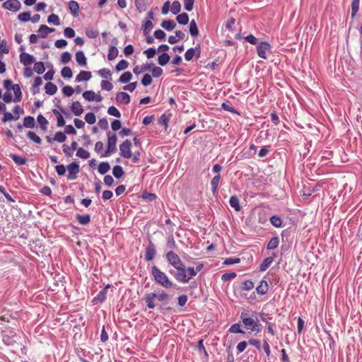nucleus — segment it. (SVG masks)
I'll return each mask as SVG.
<instances>
[{
  "mask_svg": "<svg viewBox=\"0 0 362 362\" xmlns=\"http://www.w3.org/2000/svg\"><path fill=\"white\" fill-rule=\"evenodd\" d=\"M151 273L155 281L163 288H170L173 286L174 284L170 280L165 273L156 266L152 267Z\"/></svg>",
  "mask_w": 362,
  "mask_h": 362,
  "instance_id": "1",
  "label": "nucleus"
},
{
  "mask_svg": "<svg viewBox=\"0 0 362 362\" xmlns=\"http://www.w3.org/2000/svg\"><path fill=\"white\" fill-rule=\"evenodd\" d=\"M107 136V149L103 153H101V158L109 157L111 156V154H112L117 151L116 144L117 141V136L116 134L108 132Z\"/></svg>",
  "mask_w": 362,
  "mask_h": 362,
  "instance_id": "2",
  "label": "nucleus"
},
{
  "mask_svg": "<svg viewBox=\"0 0 362 362\" xmlns=\"http://www.w3.org/2000/svg\"><path fill=\"white\" fill-rule=\"evenodd\" d=\"M175 269L177 272L171 269L170 270V273L174 276L178 282L186 284L189 281L190 277H187L186 275L187 268L184 264H182V266H179L175 268Z\"/></svg>",
  "mask_w": 362,
  "mask_h": 362,
  "instance_id": "3",
  "label": "nucleus"
},
{
  "mask_svg": "<svg viewBox=\"0 0 362 362\" xmlns=\"http://www.w3.org/2000/svg\"><path fill=\"white\" fill-rule=\"evenodd\" d=\"M132 143L129 139H126L119 145V154L124 158L129 159L132 157L131 151Z\"/></svg>",
  "mask_w": 362,
  "mask_h": 362,
  "instance_id": "4",
  "label": "nucleus"
},
{
  "mask_svg": "<svg viewBox=\"0 0 362 362\" xmlns=\"http://www.w3.org/2000/svg\"><path fill=\"white\" fill-rule=\"evenodd\" d=\"M257 319V318L255 319L252 317H250L249 314L245 311L242 312L240 314V320L243 323L245 327L247 329L250 330L249 333H252L251 329H253Z\"/></svg>",
  "mask_w": 362,
  "mask_h": 362,
  "instance_id": "5",
  "label": "nucleus"
},
{
  "mask_svg": "<svg viewBox=\"0 0 362 362\" xmlns=\"http://www.w3.org/2000/svg\"><path fill=\"white\" fill-rule=\"evenodd\" d=\"M167 261L171 264L175 269L179 266H182L183 262L181 261L177 254L173 251H169L165 255Z\"/></svg>",
  "mask_w": 362,
  "mask_h": 362,
  "instance_id": "6",
  "label": "nucleus"
},
{
  "mask_svg": "<svg viewBox=\"0 0 362 362\" xmlns=\"http://www.w3.org/2000/svg\"><path fill=\"white\" fill-rule=\"evenodd\" d=\"M2 7L13 12H17L21 9V4L18 0H8L3 3Z\"/></svg>",
  "mask_w": 362,
  "mask_h": 362,
  "instance_id": "7",
  "label": "nucleus"
},
{
  "mask_svg": "<svg viewBox=\"0 0 362 362\" xmlns=\"http://www.w3.org/2000/svg\"><path fill=\"white\" fill-rule=\"evenodd\" d=\"M69 172L67 179L70 180H75L77 177V174L79 173V164L78 162H72L67 165Z\"/></svg>",
  "mask_w": 362,
  "mask_h": 362,
  "instance_id": "8",
  "label": "nucleus"
},
{
  "mask_svg": "<svg viewBox=\"0 0 362 362\" xmlns=\"http://www.w3.org/2000/svg\"><path fill=\"white\" fill-rule=\"evenodd\" d=\"M271 45L267 42H261L257 47V54L262 59L267 58V52L269 51Z\"/></svg>",
  "mask_w": 362,
  "mask_h": 362,
  "instance_id": "9",
  "label": "nucleus"
},
{
  "mask_svg": "<svg viewBox=\"0 0 362 362\" xmlns=\"http://www.w3.org/2000/svg\"><path fill=\"white\" fill-rule=\"evenodd\" d=\"M156 254V246L150 240L145 251V259L147 262L151 261Z\"/></svg>",
  "mask_w": 362,
  "mask_h": 362,
  "instance_id": "10",
  "label": "nucleus"
},
{
  "mask_svg": "<svg viewBox=\"0 0 362 362\" xmlns=\"http://www.w3.org/2000/svg\"><path fill=\"white\" fill-rule=\"evenodd\" d=\"M35 58L26 52H21L20 54V62L24 66H27L35 62Z\"/></svg>",
  "mask_w": 362,
  "mask_h": 362,
  "instance_id": "11",
  "label": "nucleus"
},
{
  "mask_svg": "<svg viewBox=\"0 0 362 362\" xmlns=\"http://www.w3.org/2000/svg\"><path fill=\"white\" fill-rule=\"evenodd\" d=\"M259 315L261 320L267 324L268 332L274 336L275 334V332L274 330L275 324L269 322L272 317H267V315L263 313H259Z\"/></svg>",
  "mask_w": 362,
  "mask_h": 362,
  "instance_id": "12",
  "label": "nucleus"
},
{
  "mask_svg": "<svg viewBox=\"0 0 362 362\" xmlns=\"http://www.w3.org/2000/svg\"><path fill=\"white\" fill-rule=\"evenodd\" d=\"M110 287V285L106 286L103 289L100 291L98 295L93 298V303L97 304L98 303H103L107 298V289Z\"/></svg>",
  "mask_w": 362,
  "mask_h": 362,
  "instance_id": "13",
  "label": "nucleus"
},
{
  "mask_svg": "<svg viewBox=\"0 0 362 362\" xmlns=\"http://www.w3.org/2000/svg\"><path fill=\"white\" fill-rule=\"evenodd\" d=\"M276 255L273 253V256L265 258L263 262L260 264L259 269L261 272L266 271L274 262Z\"/></svg>",
  "mask_w": 362,
  "mask_h": 362,
  "instance_id": "14",
  "label": "nucleus"
},
{
  "mask_svg": "<svg viewBox=\"0 0 362 362\" xmlns=\"http://www.w3.org/2000/svg\"><path fill=\"white\" fill-rule=\"evenodd\" d=\"M269 291V284L265 280H261L259 286L256 288V291L259 295H265Z\"/></svg>",
  "mask_w": 362,
  "mask_h": 362,
  "instance_id": "15",
  "label": "nucleus"
},
{
  "mask_svg": "<svg viewBox=\"0 0 362 362\" xmlns=\"http://www.w3.org/2000/svg\"><path fill=\"white\" fill-rule=\"evenodd\" d=\"M69 9L74 17L78 16L79 4L77 1L71 0L69 2Z\"/></svg>",
  "mask_w": 362,
  "mask_h": 362,
  "instance_id": "16",
  "label": "nucleus"
},
{
  "mask_svg": "<svg viewBox=\"0 0 362 362\" xmlns=\"http://www.w3.org/2000/svg\"><path fill=\"white\" fill-rule=\"evenodd\" d=\"M116 100L118 103H122L125 105H127L130 102V96L128 93L125 92H119L117 94Z\"/></svg>",
  "mask_w": 362,
  "mask_h": 362,
  "instance_id": "17",
  "label": "nucleus"
},
{
  "mask_svg": "<svg viewBox=\"0 0 362 362\" xmlns=\"http://www.w3.org/2000/svg\"><path fill=\"white\" fill-rule=\"evenodd\" d=\"M92 75L90 71H81L76 77V82L87 81L90 79Z\"/></svg>",
  "mask_w": 362,
  "mask_h": 362,
  "instance_id": "18",
  "label": "nucleus"
},
{
  "mask_svg": "<svg viewBox=\"0 0 362 362\" xmlns=\"http://www.w3.org/2000/svg\"><path fill=\"white\" fill-rule=\"evenodd\" d=\"M76 61L79 66H86L87 64V59L83 51H78L76 53Z\"/></svg>",
  "mask_w": 362,
  "mask_h": 362,
  "instance_id": "19",
  "label": "nucleus"
},
{
  "mask_svg": "<svg viewBox=\"0 0 362 362\" xmlns=\"http://www.w3.org/2000/svg\"><path fill=\"white\" fill-rule=\"evenodd\" d=\"M71 110L76 116H80L83 112V108L78 101L73 102Z\"/></svg>",
  "mask_w": 362,
  "mask_h": 362,
  "instance_id": "20",
  "label": "nucleus"
},
{
  "mask_svg": "<svg viewBox=\"0 0 362 362\" xmlns=\"http://www.w3.org/2000/svg\"><path fill=\"white\" fill-rule=\"evenodd\" d=\"M11 88V90L14 92L13 101L16 103L20 102L22 99V92L20 86L18 84H14Z\"/></svg>",
  "mask_w": 362,
  "mask_h": 362,
  "instance_id": "21",
  "label": "nucleus"
},
{
  "mask_svg": "<svg viewBox=\"0 0 362 362\" xmlns=\"http://www.w3.org/2000/svg\"><path fill=\"white\" fill-rule=\"evenodd\" d=\"M156 298V293H150L146 294L145 301L148 308L153 309L156 307L153 299Z\"/></svg>",
  "mask_w": 362,
  "mask_h": 362,
  "instance_id": "22",
  "label": "nucleus"
},
{
  "mask_svg": "<svg viewBox=\"0 0 362 362\" xmlns=\"http://www.w3.org/2000/svg\"><path fill=\"white\" fill-rule=\"evenodd\" d=\"M45 90L47 94L53 95L57 91V86L52 82H47L45 86Z\"/></svg>",
  "mask_w": 362,
  "mask_h": 362,
  "instance_id": "23",
  "label": "nucleus"
},
{
  "mask_svg": "<svg viewBox=\"0 0 362 362\" xmlns=\"http://www.w3.org/2000/svg\"><path fill=\"white\" fill-rule=\"evenodd\" d=\"M221 180L220 174L215 175L211 180V191L214 194L217 193L218 186Z\"/></svg>",
  "mask_w": 362,
  "mask_h": 362,
  "instance_id": "24",
  "label": "nucleus"
},
{
  "mask_svg": "<svg viewBox=\"0 0 362 362\" xmlns=\"http://www.w3.org/2000/svg\"><path fill=\"white\" fill-rule=\"evenodd\" d=\"M160 25L165 30L171 31L175 28L176 23L173 20H165L161 23Z\"/></svg>",
  "mask_w": 362,
  "mask_h": 362,
  "instance_id": "25",
  "label": "nucleus"
},
{
  "mask_svg": "<svg viewBox=\"0 0 362 362\" xmlns=\"http://www.w3.org/2000/svg\"><path fill=\"white\" fill-rule=\"evenodd\" d=\"M229 204L230 206L233 207L236 211H240L241 210L239 199L237 196H231L229 200Z\"/></svg>",
  "mask_w": 362,
  "mask_h": 362,
  "instance_id": "26",
  "label": "nucleus"
},
{
  "mask_svg": "<svg viewBox=\"0 0 362 362\" xmlns=\"http://www.w3.org/2000/svg\"><path fill=\"white\" fill-rule=\"evenodd\" d=\"M170 55L166 52H163L160 55L158 56V63L159 65L163 66L168 63V62L170 61Z\"/></svg>",
  "mask_w": 362,
  "mask_h": 362,
  "instance_id": "27",
  "label": "nucleus"
},
{
  "mask_svg": "<svg viewBox=\"0 0 362 362\" xmlns=\"http://www.w3.org/2000/svg\"><path fill=\"white\" fill-rule=\"evenodd\" d=\"M76 220L81 225H86L90 221V216L89 214H77Z\"/></svg>",
  "mask_w": 362,
  "mask_h": 362,
  "instance_id": "28",
  "label": "nucleus"
},
{
  "mask_svg": "<svg viewBox=\"0 0 362 362\" xmlns=\"http://www.w3.org/2000/svg\"><path fill=\"white\" fill-rule=\"evenodd\" d=\"M35 125V119L32 116H26L23 118V126L25 128H33Z\"/></svg>",
  "mask_w": 362,
  "mask_h": 362,
  "instance_id": "29",
  "label": "nucleus"
},
{
  "mask_svg": "<svg viewBox=\"0 0 362 362\" xmlns=\"http://www.w3.org/2000/svg\"><path fill=\"white\" fill-rule=\"evenodd\" d=\"M189 32L192 37H197L199 35V29L194 20L190 21Z\"/></svg>",
  "mask_w": 362,
  "mask_h": 362,
  "instance_id": "30",
  "label": "nucleus"
},
{
  "mask_svg": "<svg viewBox=\"0 0 362 362\" xmlns=\"http://www.w3.org/2000/svg\"><path fill=\"white\" fill-rule=\"evenodd\" d=\"M176 21L178 22V23L185 25L189 22V16L186 13L178 14L176 17Z\"/></svg>",
  "mask_w": 362,
  "mask_h": 362,
  "instance_id": "31",
  "label": "nucleus"
},
{
  "mask_svg": "<svg viewBox=\"0 0 362 362\" xmlns=\"http://www.w3.org/2000/svg\"><path fill=\"white\" fill-rule=\"evenodd\" d=\"M52 112L57 116V127H61L64 126L65 125V120H64L62 115L61 114V112H59L56 109H53L52 110Z\"/></svg>",
  "mask_w": 362,
  "mask_h": 362,
  "instance_id": "32",
  "label": "nucleus"
},
{
  "mask_svg": "<svg viewBox=\"0 0 362 362\" xmlns=\"http://www.w3.org/2000/svg\"><path fill=\"white\" fill-rule=\"evenodd\" d=\"M11 158L14 161V163L18 165H23L26 163V158L16 154H11Z\"/></svg>",
  "mask_w": 362,
  "mask_h": 362,
  "instance_id": "33",
  "label": "nucleus"
},
{
  "mask_svg": "<svg viewBox=\"0 0 362 362\" xmlns=\"http://www.w3.org/2000/svg\"><path fill=\"white\" fill-rule=\"evenodd\" d=\"M118 53H119V51L115 46H114V45L110 46L109 48V52L107 54L108 60L112 61V60L115 59L117 57Z\"/></svg>",
  "mask_w": 362,
  "mask_h": 362,
  "instance_id": "34",
  "label": "nucleus"
},
{
  "mask_svg": "<svg viewBox=\"0 0 362 362\" xmlns=\"http://www.w3.org/2000/svg\"><path fill=\"white\" fill-rule=\"evenodd\" d=\"M110 169V166L107 162H102L99 164L98 170L101 175H105Z\"/></svg>",
  "mask_w": 362,
  "mask_h": 362,
  "instance_id": "35",
  "label": "nucleus"
},
{
  "mask_svg": "<svg viewBox=\"0 0 362 362\" xmlns=\"http://www.w3.org/2000/svg\"><path fill=\"white\" fill-rule=\"evenodd\" d=\"M279 244V238L278 237H273L268 243L267 248L272 250L276 249Z\"/></svg>",
  "mask_w": 362,
  "mask_h": 362,
  "instance_id": "36",
  "label": "nucleus"
},
{
  "mask_svg": "<svg viewBox=\"0 0 362 362\" xmlns=\"http://www.w3.org/2000/svg\"><path fill=\"white\" fill-rule=\"evenodd\" d=\"M229 332L235 334H245V332L241 329V325L240 323H235L230 326L228 329Z\"/></svg>",
  "mask_w": 362,
  "mask_h": 362,
  "instance_id": "37",
  "label": "nucleus"
},
{
  "mask_svg": "<svg viewBox=\"0 0 362 362\" xmlns=\"http://www.w3.org/2000/svg\"><path fill=\"white\" fill-rule=\"evenodd\" d=\"M37 122L39 123V124L40 126V128L43 131H45L47 129V126L48 124L47 119L42 115H39L37 117Z\"/></svg>",
  "mask_w": 362,
  "mask_h": 362,
  "instance_id": "38",
  "label": "nucleus"
},
{
  "mask_svg": "<svg viewBox=\"0 0 362 362\" xmlns=\"http://www.w3.org/2000/svg\"><path fill=\"white\" fill-rule=\"evenodd\" d=\"M156 298H157V300L160 302L167 303L170 298V296L163 291L158 293H156Z\"/></svg>",
  "mask_w": 362,
  "mask_h": 362,
  "instance_id": "39",
  "label": "nucleus"
},
{
  "mask_svg": "<svg viewBox=\"0 0 362 362\" xmlns=\"http://www.w3.org/2000/svg\"><path fill=\"white\" fill-rule=\"evenodd\" d=\"M360 0H352L351 2V18H354L359 9Z\"/></svg>",
  "mask_w": 362,
  "mask_h": 362,
  "instance_id": "40",
  "label": "nucleus"
},
{
  "mask_svg": "<svg viewBox=\"0 0 362 362\" xmlns=\"http://www.w3.org/2000/svg\"><path fill=\"white\" fill-rule=\"evenodd\" d=\"M33 71L38 74H42L45 71V64L42 62H35L33 67Z\"/></svg>",
  "mask_w": 362,
  "mask_h": 362,
  "instance_id": "41",
  "label": "nucleus"
},
{
  "mask_svg": "<svg viewBox=\"0 0 362 362\" xmlns=\"http://www.w3.org/2000/svg\"><path fill=\"white\" fill-rule=\"evenodd\" d=\"M27 136L30 140L36 144H40L42 142V139L34 132L28 131L27 132Z\"/></svg>",
  "mask_w": 362,
  "mask_h": 362,
  "instance_id": "42",
  "label": "nucleus"
},
{
  "mask_svg": "<svg viewBox=\"0 0 362 362\" xmlns=\"http://www.w3.org/2000/svg\"><path fill=\"white\" fill-rule=\"evenodd\" d=\"M132 78V74H131V72L126 71L120 76L119 81L122 83H127L131 81Z\"/></svg>",
  "mask_w": 362,
  "mask_h": 362,
  "instance_id": "43",
  "label": "nucleus"
},
{
  "mask_svg": "<svg viewBox=\"0 0 362 362\" xmlns=\"http://www.w3.org/2000/svg\"><path fill=\"white\" fill-rule=\"evenodd\" d=\"M112 174L116 178H117V179L120 178L124 175V170H123L122 166H120V165L114 166V168L112 169Z\"/></svg>",
  "mask_w": 362,
  "mask_h": 362,
  "instance_id": "44",
  "label": "nucleus"
},
{
  "mask_svg": "<svg viewBox=\"0 0 362 362\" xmlns=\"http://www.w3.org/2000/svg\"><path fill=\"white\" fill-rule=\"evenodd\" d=\"M76 156L83 159H88L90 157V153L83 148H79L77 149Z\"/></svg>",
  "mask_w": 362,
  "mask_h": 362,
  "instance_id": "45",
  "label": "nucleus"
},
{
  "mask_svg": "<svg viewBox=\"0 0 362 362\" xmlns=\"http://www.w3.org/2000/svg\"><path fill=\"white\" fill-rule=\"evenodd\" d=\"M47 22L49 23H52L54 25H60V20L59 16L57 14L52 13L49 15L47 18Z\"/></svg>",
  "mask_w": 362,
  "mask_h": 362,
  "instance_id": "46",
  "label": "nucleus"
},
{
  "mask_svg": "<svg viewBox=\"0 0 362 362\" xmlns=\"http://www.w3.org/2000/svg\"><path fill=\"white\" fill-rule=\"evenodd\" d=\"M4 117L1 119V121L5 123L11 120H17L18 119V117H15L11 112H4Z\"/></svg>",
  "mask_w": 362,
  "mask_h": 362,
  "instance_id": "47",
  "label": "nucleus"
},
{
  "mask_svg": "<svg viewBox=\"0 0 362 362\" xmlns=\"http://www.w3.org/2000/svg\"><path fill=\"white\" fill-rule=\"evenodd\" d=\"M129 66V62L124 59L120 60L117 64L115 66V70L117 71H120L126 69Z\"/></svg>",
  "mask_w": 362,
  "mask_h": 362,
  "instance_id": "48",
  "label": "nucleus"
},
{
  "mask_svg": "<svg viewBox=\"0 0 362 362\" xmlns=\"http://www.w3.org/2000/svg\"><path fill=\"white\" fill-rule=\"evenodd\" d=\"M135 6L139 13L144 11L146 7V0H135Z\"/></svg>",
  "mask_w": 362,
  "mask_h": 362,
  "instance_id": "49",
  "label": "nucleus"
},
{
  "mask_svg": "<svg viewBox=\"0 0 362 362\" xmlns=\"http://www.w3.org/2000/svg\"><path fill=\"white\" fill-rule=\"evenodd\" d=\"M181 10V4L178 1H174L172 4V6L170 8L171 12L176 15L180 12Z\"/></svg>",
  "mask_w": 362,
  "mask_h": 362,
  "instance_id": "50",
  "label": "nucleus"
},
{
  "mask_svg": "<svg viewBox=\"0 0 362 362\" xmlns=\"http://www.w3.org/2000/svg\"><path fill=\"white\" fill-rule=\"evenodd\" d=\"M18 19L21 22H28L31 19V13L30 11L21 13L18 16Z\"/></svg>",
  "mask_w": 362,
  "mask_h": 362,
  "instance_id": "51",
  "label": "nucleus"
},
{
  "mask_svg": "<svg viewBox=\"0 0 362 362\" xmlns=\"http://www.w3.org/2000/svg\"><path fill=\"white\" fill-rule=\"evenodd\" d=\"M153 24L151 21L148 20V21H145L142 25L144 33L145 35H147L149 33V31L153 28Z\"/></svg>",
  "mask_w": 362,
  "mask_h": 362,
  "instance_id": "52",
  "label": "nucleus"
},
{
  "mask_svg": "<svg viewBox=\"0 0 362 362\" xmlns=\"http://www.w3.org/2000/svg\"><path fill=\"white\" fill-rule=\"evenodd\" d=\"M61 74L63 78H70L73 76L72 71L70 67L65 66L61 71Z\"/></svg>",
  "mask_w": 362,
  "mask_h": 362,
  "instance_id": "53",
  "label": "nucleus"
},
{
  "mask_svg": "<svg viewBox=\"0 0 362 362\" xmlns=\"http://www.w3.org/2000/svg\"><path fill=\"white\" fill-rule=\"evenodd\" d=\"M98 74L104 78H109V79H112V74H111V71L108 69H106V68H103V69H101L98 71Z\"/></svg>",
  "mask_w": 362,
  "mask_h": 362,
  "instance_id": "54",
  "label": "nucleus"
},
{
  "mask_svg": "<svg viewBox=\"0 0 362 362\" xmlns=\"http://www.w3.org/2000/svg\"><path fill=\"white\" fill-rule=\"evenodd\" d=\"M66 139V136L65 133L62 132H56V134L54 136V140L57 141L59 143H62V142L65 141Z\"/></svg>",
  "mask_w": 362,
  "mask_h": 362,
  "instance_id": "55",
  "label": "nucleus"
},
{
  "mask_svg": "<svg viewBox=\"0 0 362 362\" xmlns=\"http://www.w3.org/2000/svg\"><path fill=\"white\" fill-rule=\"evenodd\" d=\"M95 94L93 90H86L83 93V98L87 101H94Z\"/></svg>",
  "mask_w": 362,
  "mask_h": 362,
  "instance_id": "56",
  "label": "nucleus"
},
{
  "mask_svg": "<svg viewBox=\"0 0 362 362\" xmlns=\"http://www.w3.org/2000/svg\"><path fill=\"white\" fill-rule=\"evenodd\" d=\"M254 288V283L251 280H245L241 286V289L250 291Z\"/></svg>",
  "mask_w": 362,
  "mask_h": 362,
  "instance_id": "57",
  "label": "nucleus"
},
{
  "mask_svg": "<svg viewBox=\"0 0 362 362\" xmlns=\"http://www.w3.org/2000/svg\"><path fill=\"white\" fill-rule=\"evenodd\" d=\"M107 113L110 115L114 116L117 118L121 117L120 112L115 106L109 107L107 109Z\"/></svg>",
  "mask_w": 362,
  "mask_h": 362,
  "instance_id": "58",
  "label": "nucleus"
},
{
  "mask_svg": "<svg viewBox=\"0 0 362 362\" xmlns=\"http://www.w3.org/2000/svg\"><path fill=\"white\" fill-rule=\"evenodd\" d=\"M86 35L89 37V38H95L98 36L99 35V33H98V30H96V29H94V28H88L86 30Z\"/></svg>",
  "mask_w": 362,
  "mask_h": 362,
  "instance_id": "59",
  "label": "nucleus"
},
{
  "mask_svg": "<svg viewBox=\"0 0 362 362\" xmlns=\"http://www.w3.org/2000/svg\"><path fill=\"white\" fill-rule=\"evenodd\" d=\"M85 120L88 124H93L96 121L95 115L93 112H88L85 115Z\"/></svg>",
  "mask_w": 362,
  "mask_h": 362,
  "instance_id": "60",
  "label": "nucleus"
},
{
  "mask_svg": "<svg viewBox=\"0 0 362 362\" xmlns=\"http://www.w3.org/2000/svg\"><path fill=\"white\" fill-rule=\"evenodd\" d=\"M271 223L275 227H281L282 225L281 219L277 216H272L270 218Z\"/></svg>",
  "mask_w": 362,
  "mask_h": 362,
  "instance_id": "61",
  "label": "nucleus"
},
{
  "mask_svg": "<svg viewBox=\"0 0 362 362\" xmlns=\"http://www.w3.org/2000/svg\"><path fill=\"white\" fill-rule=\"evenodd\" d=\"M102 90L110 91L113 88L112 83L107 81L103 80L100 83Z\"/></svg>",
  "mask_w": 362,
  "mask_h": 362,
  "instance_id": "62",
  "label": "nucleus"
},
{
  "mask_svg": "<svg viewBox=\"0 0 362 362\" xmlns=\"http://www.w3.org/2000/svg\"><path fill=\"white\" fill-rule=\"evenodd\" d=\"M62 93L65 96L70 97L74 94V89L70 86H65L62 88Z\"/></svg>",
  "mask_w": 362,
  "mask_h": 362,
  "instance_id": "63",
  "label": "nucleus"
},
{
  "mask_svg": "<svg viewBox=\"0 0 362 362\" xmlns=\"http://www.w3.org/2000/svg\"><path fill=\"white\" fill-rule=\"evenodd\" d=\"M152 83V77L148 74H146L142 79H141V83L144 86H148L151 85Z\"/></svg>",
  "mask_w": 362,
  "mask_h": 362,
  "instance_id": "64",
  "label": "nucleus"
}]
</instances>
